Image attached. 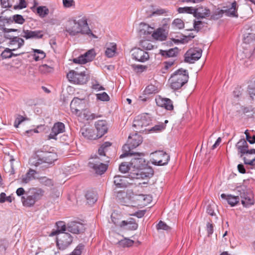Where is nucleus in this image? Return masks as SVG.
I'll list each match as a JSON object with an SVG mask.
<instances>
[{
    "label": "nucleus",
    "instance_id": "f257e3e1",
    "mask_svg": "<svg viewBox=\"0 0 255 255\" xmlns=\"http://www.w3.org/2000/svg\"><path fill=\"white\" fill-rule=\"evenodd\" d=\"M111 145L110 142H105L99 148L98 154L99 157L95 155L92 158L93 160L89 162L88 165L94 169L96 173L102 175L107 170L108 163L110 161L109 157L106 155L107 148Z\"/></svg>",
    "mask_w": 255,
    "mask_h": 255
},
{
    "label": "nucleus",
    "instance_id": "f03ea898",
    "mask_svg": "<svg viewBox=\"0 0 255 255\" xmlns=\"http://www.w3.org/2000/svg\"><path fill=\"white\" fill-rule=\"evenodd\" d=\"M65 28L66 32L71 36H75L80 33L97 38L90 29L85 17L78 20L73 19L69 20L66 23Z\"/></svg>",
    "mask_w": 255,
    "mask_h": 255
},
{
    "label": "nucleus",
    "instance_id": "7ed1b4c3",
    "mask_svg": "<svg viewBox=\"0 0 255 255\" xmlns=\"http://www.w3.org/2000/svg\"><path fill=\"white\" fill-rule=\"evenodd\" d=\"M188 78L187 70L179 69L175 71L169 79L170 87L174 90H177L188 82Z\"/></svg>",
    "mask_w": 255,
    "mask_h": 255
},
{
    "label": "nucleus",
    "instance_id": "20e7f679",
    "mask_svg": "<svg viewBox=\"0 0 255 255\" xmlns=\"http://www.w3.org/2000/svg\"><path fill=\"white\" fill-rule=\"evenodd\" d=\"M44 193V190L41 188L30 189L26 192L25 196L21 198L23 205L25 207L33 206L37 201L41 199Z\"/></svg>",
    "mask_w": 255,
    "mask_h": 255
},
{
    "label": "nucleus",
    "instance_id": "39448f33",
    "mask_svg": "<svg viewBox=\"0 0 255 255\" xmlns=\"http://www.w3.org/2000/svg\"><path fill=\"white\" fill-rule=\"evenodd\" d=\"M142 142V137L137 133L129 135L127 143L123 146V153L121 154L120 158H124L128 155L129 152H132V149L139 145Z\"/></svg>",
    "mask_w": 255,
    "mask_h": 255
},
{
    "label": "nucleus",
    "instance_id": "423d86ee",
    "mask_svg": "<svg viewBox=\"0 0 255 255\" xmlns=\"http://www.w3.org/2000/svg\"><path fill=\"white\" fill-rule=\"evenodd\" d=\"M83 100L78 98H75L71 101L70 104V109L72 113L77 116L82 117V114L84 115V118L88 120L90 119V115L88 114V111L83 110Z\"/></svg>",
    "mask_w": 255,
    "mask_h": 255
},
{
    "label": "nucleus",
    "instance_id": "0eeeda50",
    "mask_svg": "<svg viewBox=\"0 0 255 255\" xmlns=\"http://www.w3.org/2000/svg\"><path fill=\"white\" fill-rule=\"evenodd\" d=\"M151 121V119L147 114L138 116L134 120L133 126L136 128L139 132L148 131L149 128H146L149 126Z\"/></svg>",
    "mask_w": 255,
    "mask_h": 255
},
{
    "label": "nucleus",
    "instance_id": "6e6552de",
    "mask_svg": "<svg viewBox=\"0 0 255 255\" xmlns=\"http://www.w3.org/2000/svg\"><path fill=\"white\" fill-rule=\"evenodd\" d=\"M128 155L133 156L130 161L131 167L137 169H142L146 165V163L144 156L145 154L143 152H129Z\"/></svg>",
    "mask_w": 255,
    "mask_h": 255
},
{
    "label": "nucleus",
    "instance_id": "1a4fd4ad",
    "mask_svg": "<svg viewBox=\"0 0 255 255\" xmlns=\"http://www.w3.org/2000/svg\"><path fill=\"white\" fill-rule=\"evenodd\" d=\"M67 78L70 82L76 84H86L89 80V76L85 72L79 73L74 70L70 71L67 74Z\"/></svg>",
    "mask_w": 255,
    "mask_h": 255
},
{
    "label": "nucleus",
    "instance_id": "9d476101",
    "mask_svg": "<svg viewBox=\"0 0 255 255\" xmlns=\"http://www.w3.org/2000/svg\"><path fill=\"white\" fill-rule=\"evenodd\" d=\"M152 163L155 165H166L170 159L169 155L162 150L156 151L151 153Z\"/></svg>",
    "mask_w": 255,
    "mask_h": 255
},
{
    "label": "nucleus",
    "instance_id": "9b49d317",
    "mask_svg": "<svg viewBox=\"0 0 255 255\" xmlns=\"http://www.w3.org/2000/svg\"><path fill=\"white\" fill-rule=\"evenodd\" d=\"M238 150V153L240 157H243L244 155L250 156L255 154V149H249V145L247 141L244 139H241L236 144Z\"/></svg>",
    "mask_w": 255,
    "mask_h": 255
},
{
    "label": "nucleus",
    "instance_id": "f8f14e48",
    "mask_svg": "<svg viewBox=\"0 0 255 255\" xmlns=\"http://www.w3.org/2000/svg\"><path fill=\"white\" fill-rule=\"evenodd\" d=\"M72 237L70 234L62 233L57 235L56 244L60 250H64L72 243Z\"/></svg>",
    "mask_w": 255,
    "mask_h": 255
},
{
    "label": "nucleus",
    "instance_id": "ddd939ff",
    "mask_svg": "<svg viewBox=\"0 0 255 255\" xmlns=\"http://www.w3.org/2000/svg\"><path fill=\"white\" fill-rule=\"evenodd\" d=\"M202 52L201 49H189L185 54V61L187 63H194L200 58Z\"/></svg>",
    "mask_w": 255,
    "mask_h": 255
},
{
    "label": "nucleus",
    "instance_id": "4468645a",
    "mask_svg": "<svg viewBox=\"0 0 255 255\" xmlns=\"http://www.w3.org/2000/svg\"><path fill=\"white\" fill-rule=\"evenodd\" d=\"M132 58L136 61L144 62L147 61L149 58L148 52L139 48H135L133 49L132 50Z\"/></svg>",
    "mask_w": 255,
    "mask_h": 255
},
{
    "label": "nucleus",
    "instance_id": "2eb2a0df",
    "mask_svg": "<svg viewBox=\"0 0 255 255\" xmlns=\"http://www.w3.org/2000/svg\"><path fill=\"white\" fill-rule=\"evenodd\" d=\"M65 131V125L61 122H57L54 124L50 133L48 135V139H56L58 134Z\"/></svg>",
    "mask_w": 255,
    "mask_h": 255
},
{
    "label": "nucleus",
    "instance_id": "dca6fc26",
    "mask_svg": "<svg viewBox=\"0 0 255 255\" xmlns=\"http://www.w3.org/2000/svg\"><path fill=\"white\" fill-rule=\"evenodd\" d=\"M21 36L26 39H39L43 36V31L41 30L32 31L30 30L23 29Z\"/></svg>",
    "mask_w": 255,
    "mask_h": 255
},
{
    "label": "nucleus",
    "instance_id": "f3484780",
    "mask_svg": "<svg viewBox=\"0 0 255 255\" xmlns=\"http://www.w3.org/2000/svg\"><path fill=\"white\" fill-rule=\"evenodd\" d=\"M37 153L40 154L42 163H46L49 164H52L56 159V155L53 152L38 151Z\"/></svg>",
    "mask_w": 255,
    "mask_h": 255
},
{
    "label": "nucleus",
    "instance_id": "a211bd4d",
    "mask_svg": "<svg viewBox=\"0 0 255 255\" xmlns=\"http://www.w3.org/2000/svg\"><path fill=\"white\" fill-rule=\"evenodd\" d=\"M97 129V134L98 137L100 138L104 135L108 131L107 122L105 121H98L95 124Z\"/></svg>",
    "mask_w": 255,
    "mask_h": 255
},
{
    "label": "nucleus",
    "instance_id": "6ab92c4d",
    "mask_svg": "<svg viewBox=\"0 0 255 255\" xmlns=\"http://www.w3.org/2000/svg\"><path fill=\"white\" fill-rule=\"evenodd\" d=\"M83 229L84 225L80 222H71L67 225V231L74 234H79Z\"/></svg>",
    "mask_w": 255,
    "mask_h": 255
},
{
    "label": "nucleus",
    "instance_id": "aec40b11",
    "mask_svg": "<svg viewBox=\"0 0 255 255\" xmlns=\"http://www.w3.org/2000/svg\"><path fill=\"white\" fill-rule=\"evenodd\" d=\"M156 103L158 106L163 107L167 110L173 109L172 101L168 98L159 97L156 99Z\"/></svg>",
    "mask_w": 255,
    "mask_h": 255
},
{
    "label": "nucleus",
    "instance_id": "412c9836",
    "mask_svg": "<svg viewBox=\"0 0 255 255\" xmlns=\"http://www.w3.org/2000/svg\"><path fill=\"white\" fill-rule=\"evenodd\" d=\"M128 178L125 176L116 175L114 176V183L117 188H125L129 184Z\"/></svg>",
    "mask_w": 255,
    "mask_h": 255
},
{
    "label": "nucleus",
    "instance_id": "4be33fe9",
    "mask_svg": "<svg viewBox=\"0 0 255 255\" xmlns=\"http://www.w3.org/2000/svg\"><path fill=\"white\" fill-rule=\"evenodd\" d=\"M81 132L84 137L88 139L95 140L99 138L98 135H97L94 130L91 128H83L81 129Z\"/></svg>",
    "mask_w": 255,
    "mask_h": 255
},
{
    "label": "nucleus",
    "instance_id": "5701e85b",
    "mask_svg": "<svg viewBox=\"0 0 255 255\" xmlns=\"http://www.w3.org/2000/svg\"><path fill=\"white\" fill-rule=\"evenodd\" d=\"M138 170V172L136 173V177H135L136 179L149 178L153 175V171L151 168H144V167Z\"/></svg>",
    "mask_w": 255,
    "mask_h": 255
},
{
    "label": "nucleus",
    "instance_id": "b1692460",
    "mask_svg": "<svg viewBox=\"0 0 255 255\" xmlns=\"http://www.w3.org/2000/svg\"><path fill=\"white\" fill-rule=\"evenodd\" d=\"M210 10L206 7H199L195 9L194 17L203 18L209 16Z\"/></svg>",
    "mask_w": 255,
    "mask_h": 255
},
{
    "label": "nucleus",
    "instance_id": "393cba45",
    "mask_svg": "<svg viewBox=\"0 0 255 255\" xmlns=\"http://www.w3.org/2000/svg\"><path fill=\"white\" fill-rule=\"evenodd\" d=\"M9 45H11L13 47L12 50H15L21 47L24 44V40L18 37L15 36L12 37V39L11 41H9L8 43Z\"/></svg>",
    "mask_w": 255,
    "mask_h": 255
},
{
    "label": "nucleus",
    "instance_id": "a878e982",
    "mask_svg": "<svg viewBox=\"0 0 255 255\" xmlns=\"http://www.w3.org/2000/svg\"><path fill=\"white\" fill-rule=\"evenodd\" d=\"M179 52L177 47L171 48L168 50H160L159 53L165 58L176 57Z\"/></svg>",
    "mask_w": 255,
    "mask_h": 255
},
{
    "label": "nucleus",
    "instance_id": "bb28decb",
    "mask_svg": "<svg viewBox=\"0 0 255 255\" xmlns=\"http://www.w3.org/2000/svg\"><path fill=\"white\" fill-rule=\"evenodd\" d=\"M221 197L222 199H226L228 204L232 206H234L236 205L240 200L238 196H234L231 195H226L225 194H222Z\"/></svg>",
    "mask_w": 255,
    "mask_h": 255
},
{
    "label": "nucleus",
    "instance_id": "cd10ccee",
    "mask_svg": "<svg viewBox=\"0 0 255 255\" xmlns=\"http://www.w3.org/2000/svg\"><path fill=\"white\" fill-rule=\"evenodd\" d=\"M36 173L35 170L29 169L25 175L21 176V183L23 184L28 183L30 181L34 178V176Z\"/></svg>",
    "mask_w": 255,
    "mask_h": 255
},
{
    "label": "nucleus",
    "instance_id": "c85d7f7f",
    "mask_svg": "<svg viewBox=\"0 0 255 255\" xmlns=\"http://www.w3.org/2000/svg\"><path fill=\"white\" fill-rule=\"evenodd\" d=\"M57 230L54 231H52L51 234V236H54L58 235V234L62 233H65L64 232L67 230V227H66L65 224L64 222L59 221L56 223Z\"/></svg>",
    "mask_w": 255,
    "mask_h": 255
},
{
    "label": "nucleus",
    "instance_id": "c756f323",
    "mask_svg": "<svg viewBox=\"0 0 255 255\" xmlns=\"http://www.w3.org/2000/svg\"><path fill=\"white\" fill-rule=\"evenodd\" d=\"M226 15L231 17H238L237 14V4L236 1H234L231 5V7L225 10Z\"/></svg>",
    "mask_w": 255,
    "mask_h": 255
},
{
    "label": "nucleus",
    "instance_id": "7c9ffc66",
    "mask_svg": "<svg viewBox=\"0 0 255 255\" xmlns=\"http://www.w3.org/2000/svg\"><path fill=\"white\" fill-rule=\"evenodd\" d=\"M152 36L154 39L160 41H163L165 40L167 37L164 30L161 28H159L154 31L152 33Z\"/></svg>",
    "mask_w": 255,
    "mask_h": 255
},
{
    "label": "nucleus",
    "instance_id": "2f4dec72",
    "mask_svg": "<svg viewBox=\"0 0 255 255\" xmlns=\"http://www.w3.org/2000/svg\"><path fill=\"white\" fill-rule=\"evenodd\" d=\"M8 20H9L8 21L9 22V24L13 22L19 24H22L25 21L23 16L20 14H14L12 16L9 17Z\"/></svg>",
    "mask_w": 255,
    "mask_h": 255
},
{
    "label": "nucleus",
    "instance_id": "473e14b6",
    "mask_svg": "<svg viewBox=\"0 0 255 255\" xmlns=\"http://www.w3.org/2000/svg\"><path fill=\"white\" fill-rule=\"evenodd\" d=\"M241 199L242 204L246 207L254 204L253 198L251 194L248 193Z\"/></svg>",
    "mask_w": 255,
    "mask_h": 255
},
{
    "label": "nucleus",
    "instance_id": "72a5a7b5",
    "mask_svg": "<svg viewBox=\"0 0 255 255\" xmlns=\"http://www.w3.org/2000/svg\"><path fill=\"white\" fill-rule=\"evenodd\" d=\"M29 163L31 165H34L35 166H38L39 165L42 164L40 154L37 153V152L35 155L32 156L29 159Z\"/></svg>",
    "mask_w": 255,
    "mask_h": 255
},
{
    "label": "nucleus",
    "instance_id": "f704fd0d",
    "mask_svg": "<svg viewBox=\"0 0 255 255\" xmlns=\"http://www.w3.org/2000/svg\"><path fill=\"white\" fill-rule=\"evenodd\" d=\"M85 196L89 204H94L97 200L96 194L92 191H87Z\"/></svg>",
    "mask_w": 255,
    "mask_h": 255
},
{
    "label": "nucleus",
    "instance_id": "c9c22d12",
    "mask_svg": "<svg viewBox=\"0 0 255 255\" xmlns=\"http://www.w3.org/2000/svg\"><path fill=\"white\" fill-rule=\"evenodd\" d=\"M49 12V9L46 6H39L37 7V13L42 18L46 16Z\"/></svg>",
    "mask_w": 255,
    "mask_h": 255
},
{
    "label": "nucleus",
    "instance_id": "e433bc0d",
    "mask_svg": "<svg viewBox=\"0 0 255 255\" xmlns=\"http://www.w3.org/2000/svg\"><path fill=\"white\" fill-rule=\"evenodd\" d=\"M34 59L36 61L43 59L46 56L45 53L42 50L39 49H34Z\"/></svg>",
    "mask_w": 255,
    "mask_h": 255
},
{
    "label": "nucleus",
    "instance_id": "4c0bfd02",
    "mask_svg": "<svg viewBox=\"0 0 255 255\" xmlns=\"http://www.w3.org/2000/svg\"><path fill=\"white\" fill-rule=\"evenodd\" d=\"M133 244V241L130 239H124L120 241L118 244V245L123 248L131 247Z\"/></svg>",
    "mask_w": 255,
    "mask_h": 255
},
{
    "label": "nucleus",
    "instance_id": "58836bf2",
    "mask_svg": "<svg viewBox=\"0 0 255 255\" xmlns=\"http://www.w3.org/2000/svg\"><path fill=\"white\" fill-rule=\"evenodd\" d=\"M130 167V162H123L119 166V171L122 173H126L129 171Z\"/></svg>",
    "mask_w": 255,
    "mask_h": 255
},
{
    "label": "nucleus",
    "instance_id": "ea45409f",
    "mask_svg": "<svg viewBox=\"0 0 255 255\" xmlns=\"http://www.w3.org/2000/svg\"><path fill=\"white\" fill-rule=\"evenodd\" d=\"M96 54L93 49H91L86 52L84 54H83L85 59H86L87 62H90L92 61L95 57Z\"/></svg>",
    "mask_w": 255,
    "mask_h": 255
},
{
    "label": "nucleus",
    "instance_id": "a19ab883",
    "mask_svg": "<svg viewBox=\"0 0 255 255\" xmlns=\"http://www.w3.org/2000/svg\"><path fill=\"white\" fill-rule=\"evenodd\" d=\"M39 71L43 74H47L53 71V68L46 64H43L39 66Z\"/></svg>",
    "mask_w": 255,
    "mask_h": 255
},
{
    "label": "nucleus",
    "instance_id": "79ce46f5",
    "mask_svg": "<svg viewBox=\"0 0 255 255\" xmlns=\"http://www.w3.org/2000/svg\"><path fill=\"white\" fill-rule=\"evenodd\" d=\"M116 50V44H112L111 47H108L105 51L106 55L109 58L112 57L115 54Z\"/></svg>",
    "mask_w": 255,
    "mask_h": 255
},
{
    "label": "nucleus",
    "instance_id": "37998d69",
    "mask_svg": "<svg viewBox=\"0 0 255 255\" xmlns=\"http://www.w3.org/2000/svg\"><path fill=\"white\" fill-rule=\"evenodd\" d=\"M195 8L192 7H179L178 9L179 13H187L189 14H193L194 16Z\"/></svg>",
    "mask_w": 255,
    "mask_h": 255
},
{
    "label": "nucleus",
    "instance_id": "c03bdc74",
    "mask_svg": "<svg viewBox=\"0 0 255 255\" xmlns=\"http://www.w3.org/2000/svg\"><path fill=\"white\" fill-rule=\"evenodd\" d=\"M244 41L245 43L248 44L251 43L255 44V34L248 33L246 36H245Z\"/></svg>",
    "mask_w": 255,
    "mask_h": 255
},
{
    "label": "nucleus",
    "instance_id": "a18cd8bd",
    "mask_svg": "<svg viewBox=\"0 0 255 255\" xmlns=\"http://www.w3.org/2000/svg\"><path fill=\"white\" fill-rule=\"evenodd\" d=\"M140 46L145 50H151L153 46L148 40H143L140 42Z\"/></svg>",
    "mask_w": 255,
    "mask_h": 255
},
{
    "label": "nucleus",
    "instance_id": "49530a36",
    "mask_svg": "<svg viewBox=\"0 0 255 255\" xmlns=\"http://www.w3.org/2000/svg\"><path fill=\"white\" fill-rule=\"evenodd\" d=\"M97 99L101 101L107 102L110 100V97L107 93L104 92L96 94Z\"/></svg>",
    "mask_w": 255,
    "mask_h": 255
},
{
    "label": "nucleus",
    "instance_id": "de8ad7c7",
    "mask_svg": "<svg viewBox=\"0 0 255 255\" xmlns=\"http://www.w3.org/2000/svg\"><path fill=\"white\" fill-rule=\"evenodd\" d=\"M165 128V126L164 124L161 123L159 125H155L151 128L148 129L149 132H157L160 131Z\"/></svg>",
    "mask_w": 255,
    "mask_h": 255
},
{
    "label": "nucleus",
    "instance_id": "09e8293b",
    "mask_svg": "<svg viewBox=\"0 0 255 255\" xmlns=\"http://www.w3.org/2000/svg\"><path fill=\"white\" fill-rule=\"evenodd\" d=\"M246 187L244 186H239L236 188L238 196H240L241 198L248 193Z\"/></svg>",
    "mask_w": 255,
    "mask_h": 255
},
{
    "label": "nucleus",
    "instance_id": "8fccbe9b",
    "mask_svg": "<svg viewBox=\"0 0 255 255\" xmlns=\"http://www.w3.org/2000/svg\"><path fill=\"white\" fill-rule=\"evenodd\" d=\"M39 181L41 184L46 186L50 187L53 185L52 180L45 177L40 178Z\"/></svg>",
    "mask_w": 255,
    "mask_h": 255
},
{
    "label": "nucleus",
    "instance_id": "3c124183",
    "mask_svg": "<svg viewBox=\"0 0 255 255\" xmlns=\"http://www.w3.org/2000/svg\"><path fill=\"white\" fill-rule=\"evenodd\" d=\"M172 25L179 29H183L184 27V23L182 20L180 18L175 19L172 22Z\"/></svg>",
    "mask_w": 255,
    "mask_h": 255
},
{
    "label": "nucleus",
    "instance_id": "603ef678",
    "mask_svg": "<svg viewBox=\"0 0 255 255\" xmlns=\"http://www.w3.org/2000/svg\"><path fill=\"white\" fill-rule=\"evenodd\" d=\"M128 224H130L131 225V227H129L128 228V229H131V230H136L137 228V227H138V225L136 223H131V222H128V221H123L121 224H120V226L121 227H124L125 226H127Z\"/></svg>",
    "mask_w": 255,
    "mask_h": 255
},
{
    "label": "nucleus",
    "instance_id": "864d4df0",
    "mask_svg": "<svg viewBox=\"0 0 255 255\" xmlns=\"http://www.w3.org/2000/svg\"><path fill=\"white\" fill-rule=\"evenodd\" d=\"M84 246L79 244L69 255H81Z\"/></svg>",
    "mask_w": 255,
    "mask_h": 255
},
{
    "label": "nucleus",
    "instance_id": "5fc2aeb1",
    "mask_svg": "<svg viewBox=\"0 0 255 255\" xmlns=\"http://www.w3.org/2000/svg\"><path fill=\"white\" fill-rule=\"evenodd\" d=\"M12 49H10L9 48H6L4 50V51L1 53V56L3 58H9L12 57Z\"/></svg>",
    "mask_w": 255,
    "mask_h": 255
},
{
    "label": "nucleus",
    "instance_id": "6e6d98bb",
    "mask_svg": "<svg viewBox=\"0 0 255 255\" xmlns=\"http://www.w3.org/2000/svg\"><path fill=\"white\" fill-rule=\"evenodd\" d=\"M216 207V205L215 203L208 204L206 208L207 213L211 216H214L215 215L214 210Z\"/></svg>",
    "mask_w": 255,
    "mask_h": 255
},
{
    "label": "nucleus",
    "instance_id": "4d7b16f0",
    "mask_svg": "<svg viewBox=\"0 0 255 255\" xmlns=\"http://www.w3.org/2000/svg\"><path fill=\"white\" fill-rule=\"evenodd\" d=\"M5 201L11 203L12 202V198L11 196H6L5 193L2 192L0 194V203H2Z\"/></svg>",
    "mask_w": 255,
    "mask_h": 255
},
{
    "label": "nucleus",
    "instance_id": "13d9d810",
    "mask_svg": "<svg viewBox=\"0 0 255 255\" xmlns=\"http://www.w3.org/2000/svg\"><path fill=\"white\" fill-rule=\"evenodd\" d=\"M157 230H163L168 231L170 229V227L166 225L164 222L160 221L156 226Z\"/></svg>",
    "mask_w": 255,
    "mask_h": 255
},
{
    "label": "nucleus",
    "instance_id": "bf43d9fd",
    "mask_svg": "<svg viewBox=\"0 0 255 255\" xmlns=\"http://www.w3.org/2000/svg\"><path fill=\"white\" fill-rule=\"evenodd\" d=\"M27 120V118L23 117L22 116L18 115V117L15 120L14 123V127L17 128L19 125L24 121Z\"/></svg>",
    "mask_w": 255,
    "mask_h": 255
},
{
    "label": "nucleus",
    "instance_id": "052dcab7",
    "mask_svg": "<svg viewBox=\"0 0 255 255\" xmlns=\"http://www.w3.org/2000/svg\"><path fill=\"white\" fill-rule=\"evenodd\" d=\"M73 61L74 63L81 64H84L87 63L83 55H81L78 57L73 59Z\"/></svg>",
    "mask_w": 255,
    "mask_h": 255
},
{
    "label": "nucleus",
    "instance_id": "680f3d73",
    "mask_svg": "<svg viewBox=\"0 0 255 255\" xmlns=\"http://www.w3.org/2000/svg\"><path fill=\"white\" fill-rule=\"evenodd\" d=\"M156 90V89L154 86L152 85H150L146 87L144 91V92L145 93V94L149 95L153 93H155Z\"/></svg>",
    "mask_w": 255,
    "mask_h": 255
},
{
    "label": "nucleus",
    "instance_id": "e2e57ef3",
    "mask_svg": "<svg viewBox=\"0 0 255 255\" xmlns=\"http://www.w3.org/2000/svg\"><path fill=\"white\" fill-rule=\"evenodd\" d=\"M243 160L245 164L255 166V156L251 159L247 158V157H243Z\"/></svg>",
    "mask_w": 255,
    "mask_h": 255
},
{
    "label": "nucleus",
    "instance_id": "0e129e2a",
    "mask_svg": "<svg viewBox=\"0 0 255 255\" xmlns=\"http://www.w3.org/2000/svg\"><path fill=\"white\" fill-rule=\"evenodd\" d=\"M19 3L18 5L14 6V9H22L27 6V3L25 0H18Z\"/></svg>",
    "mask_w": 255,
    "mask_h": 255
},
{
    "label": "nucleus",
    "instance_id": "69168bd1",
    "mask_svg": "<svg viewBox=\"0 0 255 255\" xmlns=\"http://www.w3.org/2000/svg\"><path fill=\"white\" fill-rule=\"evenodd\" d=\"M132 68L137 72H142L145 69L146 67L141 65H132Z\"/></svg>",
    "mask_w": 255,
    "mask_h": 255
},
{
    "label": "nucleus",
    "instance_id": "338daca9",
    "mask_svg": "<svg viewBox=\"0 0 255 255\" xmlns=\"http://www.w3.org/2000/svg\"><path fill=\"white\" fill-rule=\"evenodd\" d=\"M224 13H225V10L217 9L213 14L212 16L214 18L218 19L222 16Z\"/></svg>",
    "mask_w": 255,
    "mask_h": 255
},
{
    "label": "nucleus",
    "instance_id": "774afa93",
    "mask_svg": "<svg viewBox=\"0 0 255 255\" xmlns=\"http://www.w3.org/2000/svg\"><path fill=\"white\" fill-rule=\"evenodd\" d=\"M213 224L210 223H208L206 225V229L208 233V235L209 236L212 235L214 231Z\"/></svg>",
    "mask_w": 255,
    "mask_h": 255
}]
</instances>
